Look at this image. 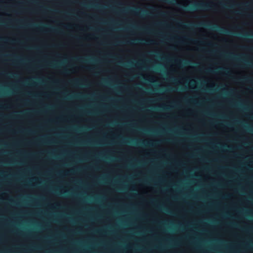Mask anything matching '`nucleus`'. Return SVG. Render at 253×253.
<instances>
[{
    "mask_svg": "<svg viewBox=\"0 0 253 253\" xmlns=\"http://www.w3.org/2000/svg\"><path fill=\"white\" fill-rule=\"evenodd\" d=\"M183 8L185 9L196 10L198 9L208 10L212 8V6L208 3H196L194 4L188 6H183Z\"/></svg>",
    "mask_w": 253,
    "mask_h": 253,
    "instance_id": "obj_1",
    "label": "nucleus"
},
{
    "mask_svg": "<svg viewBox=\"0 0 253 253\" xmlns=\"http://www.w3.org/2000/svg\"><path fill=\"white\" fill-rule=\"evenodd\" d=\"M130 11L131 13H134L135 14H140L142 16L146 15L148 14L147 11L146 10H143L140 8H126L124 11Z\"/></svg>",
    "mask_w": 253,
    "mask_h": 253,
    "instance_id": "obj_2",
    "label": "nucleus"
},
{
    "mask_svg": "<svg viewBox=\"0 0 253 253\" xmlns=\"http://www.w3.org/2000/svg\"><path fill=\"white\" fill-rule=\"evenodd\" d=\"M208 27L214 30V31H218L221 33H224V34H231V33L227 30V29L224 28H222V27H220L217 25H208Z\"/></svg>",
    "mask_w": 253,
    "mask_h": 253,
    "instance_id": "obj_3",
    "label": "nucleus"
},
{
    "mask_svg": "<svg viewBox=\"0 0 253 253\" xmlns=\"http://www.w3.org/2000/svg\"><path fill=\"white\" fill-rule=\"evenodd\" d=\"M220 4H221V5L223 7H229V8H233L234 6H238V7L244 6V7H246L249 6V3H242V4H241L230 5H227V4L223 3L222 2H220Z\"/></svg>",
    "mask_w": 253,
    "mask_h": 253,
    "instance_id": "obj_4",
    "label": "nucleus"
},
{
    "mask_svg": "<svg viewBox=\"0 0 253 253\" xmlns=\"http://www.w3.org/2000/svg\"><path fill=\"white\" fill-rule=\"evenodd\" d=\"M236 35H238L240 36L241 38L243 39H248V38H253V34H241V33H236L235 34Z\"/></svg>",
    "mask_w": 253,
    "mask_h": 253,
    "instance_id": "obj_5",
    "label": "nucleus"
},
{
    "mask_svg": "<svg viewBox=\"0 0 253 253\" xmlns=\"http://www.w3.org/2000/svg\"><path fill=\"white\" fill-rule=\"evenodd\" d=\"M226 58H235V59H238L237 58V56L236 55L233 54V53H230L226 54L223 55Z\"/></svg>",
    "mask_w": 253,
    "mask_h": 253,
    "instance_id": "obj_6",
    "label": "nucleus"
},
{
    "mask_svg": "<svg viewBox=\"0 0 253 253\" xmlns=\"http://www.w3.org/2000/svg\"><path fill=\"white\" fill-rule=\"evenodd\" d=\"M72 83L74 85H76V86H77V85H83V84H81V80H75L73 81L72 82Z\"/></svg>",
    "mask_w": 253,
    "mask_h": 253,
    "instance_id": "obj_7",
    "label": "nucleus"
},
{
    "mask_svg": "<svg viewBox=\"0 0 253 253\" xmlns=\"http://www.w3.org/2000/svg\"><path fill=\"white\" fill-rule=\"evenodd\" d=\"M85 97L84 95H83L82 94H76V95L75 96H69V98H84Z\"/></svg>",
    "mask_w": 253,
    "mask_h": 253,
    "instance_id": "obj_8",
    "label": "nucleus"
},
{
    "mask_svg": "<svg viewBox=\"0 0 253 253\" xmlns=\"http://www.w3.org/2000/svg\"><path fill=\"white\" fill-rule=\"evenodd\" d=\"M216 71L223 70V71H224V73L226 75H227L228 73H229L228 71L227 70V69H224V68H222V67H219V68L216 69Z\"/></svg>",
    "mask_w": 253,
    "mask_h": 253,
    "instance_id": "obj_9",
    "label": "nucleus"
},
{
    "mask_svg": "<svg viewBox=\"0 0 253 253\" xmlns=\"http://www.w3.org/2000/svg\"><path fill=\"white\" fill-rule=\"evenodd\" d=\"M240 80H241L242 81H247V82H252L253 80L249 78L245 77L242 79H240Z\"/></svg>",
    "mask_w": 253,
    "mask_h": 253,
    "instance_id": "obj_10",
    "label": "nucleus"
},
{
    "mask_svg": "<svg viewBox=\"0 0 253 253\" xmlns=\"http://www.w3.org/2000/svg\"><path fill=\"white\" fill-rule=\"evenodd\" d=\"M140 144L143 145H148V146H152L153 144L151 143H147L146 144L144 142L142 141L140 143Z\"/></svg>",
    "mask_w": 253,
    "mask_h": 253,
    "instance_id": "obj_11",
    "label": "nucleus"
},
{
    "mask_svg": "<svg viewBox=\"0 0 253 253\" xmlns=\"http://www.w3.org/2000/svg\"><path fill=\"white\" fill-rule=\"evenodd\" d=\"M50 30L54 31V32H56L57 33H61V31L58 29L51 28V29H50Z\"/></svg>",
    "mask_w": 253,
    "mask_h": 253,
    "instance_id": "obj_12",
    "label": "nucleus"
},
{
    "mask_svg": "<svg viewBox=\"0 0 253 253\" xmlns=\"http://www.w3.org/2000/svg\"><path fill=\"white\" fill-rule=\"evenodd\" d=\"M74 59H75V60H78L80 62H83V61H86V60H83V58H79V57H76Z\"/></svg>",
    "mask_w": 253,
    "mask_h": 253,
    "instance_id": "obj_13",
    "label": "nucleus"
},
{
    "mask_svg": "<svg viewBox=\"0 0 253 253\" xmlns=\"http://www.w3.org/2000/svg\"><path fill=\"white\" fill-rule=\"evenodd\" d=\"M245 64L247 66H249L253 68V63H249L248 62H246Z\"/></svg>",
    "mask_w": 253,
    "mask_h": 253,
    "instance_id": "obj_14",
    "label": "nucleus"
},
{
    "mask_svg": "<svg viewBox=\"0 0 253 253\" xmlns=\"http://www.w3.org/2000/svg\"><path fill=\"white\" fill-rule=\"evenodd\" d=\"M135 41L138 43H142V42H144L145 41L143 40L137 39L135 40Z\"/></svg>",
    "mask_w": 253,
    "mask_h": 253,
    "instance_id": "obj_15",
    "label": "nucleus"
},
{
    "mask_svg": "<svg viewBox=\"0 0 253 253\" xmlns=\"http://www.w3.org/2000/svg\"><path fill=\"white\" fill-rule=\"evenodd\" d=\"M88 6H94V7H98V8H101V7L98 4H93V5H87Z\"/></svg>",
    "mask_w": 253,
    "mask_h": 253,
    "instance_id": "obj_16",
    "label": "nucleus"
},
{
    "mask_svg": "<svg viewBox=\"0 0 253 253\" xmlns=\"http://www.w3.org/2000/svg\"><path fill=\"white\" fill-rule=\"evenodd\" d=\"M154 43V42L152 40L147 41L146 44H153Z\"/></svg>",
    "mask_w": 253,
    "mask_h": 253,
    "instance_id": "obj_17",
    "label": "nucleus"
},
{
    "mask_svg": "<svg viewBox=\"0 0 253 253\" xmlns=\"http://www.w3.org/2000/svg\"><path fill=\"white\" fill-rule=\"evenodd\" d=\"M50 66H51V67H55L57 66V65L56 64L51 63L50 64Z\"/></svg>",
    "mask_w": 253,
    "mask_h": 253,
    "instance_id": "obj_18",
    "label": "nucleus"
},
{
    "mask_svg": "<svg viewBox=\"0 0 253 253\" xmlns=\"http://www.w3.org/2000/svg\"><path fill=\"white\" fill-rule=\"evenodd\" d=\"M183 63L184 65H187V64H189L190 62H188V61H184L183 62Z\"/></svg>",
    "mask_w": 253,
    "mask_h": 253,
    "instance_id": "obj_19",
    "label": "nucleus"
},
{
    "mask_svg": "<svg viewBox=\"0 0 253 253\" xmlns=\"http://www.w3.org/2000/svg\"><path fill=\"white\" fill-rule=\"evenodd\" d=\"M206 72H208V73H211V72H213L214 71L211 69H207V70H206Z\"/></svg>",
    "mask_w": 253,
    "mask_h": 253,
    "instance_id": "obj_20",
    "label": "nucleus"
},
{
    "mask_svg": "<svg viewBox=\"0 0 253 253\" xmlns=\"http://www.w3.org/2000/svg\"><path fill=\"white\" fill-rule=\"evenodd\" d=\"M127 66H132L133 65V64L132 62H129L126 65Z\"/></svg>",
    "mask_w": 253,
    "mask_h": 253,
    "instance_id": "obj_21",
    "label": "nucleus"
},
{
    "mask_svg": "<svg viewBox=\"0 0 253 253\" xmlns=\"http://www.w3.org/2000/svg\"><path fill=\"white\" fill-rule=\"evenodd\" d=\"M160 109L165 110V109H169V108H165L164 107L161 106L159 107Z\"/></svg>",
    "mask_w": 253,
    "mask_h": 253,
    "instance_id": "obj_22",
    "label": "nucleus"
},
{
    "mask_svg": "<svg viewBox=\"0 0 253 253\" xmlns=\"http://www.w3.org/2000/svg\"><path fill=\"white\" fill-rule=\"evenodd\" d=\"M6 75H8V74H7ZM8 75L11 76V77H15V75L13 74H12V73L8 74Z\"/></svg>",
    "mask_w": 253,
    "mask_h": 253,
    "instance_id": "obj_23",
    "label": "nucleus"
},
{
    "mask_svg": "<svg viewBox=\"0 0 253 253\" xmlns=\"http://www.w3.org/2000/svg\"><path fill=\"white\" fill-rule=\"evenodd\" d=\"M37 28L39 29L40 30H43L44 27L42 26H41V27H37Z\"/></svg>",
    "mask_w": 253,
    "mask_h": 253,
    "instance_id": "obj_24",
    "label": "nucleus"
},
{
    "mask_svg": "<svg viewBox=\"0 0 253 253\" xmlns=\"http://www.w3.org/2000/svg\"><path fill=\"white\" fill-rule=\"evenodd\" d=\"M175 62L177 63H181L182 61L181 60H175Z\"/></svg>",
    "mask_w": 253,
    "mask_h": 253,
    "instance_id": "obj_25",
    "label": "nucleus"
},
{
    "mask_svg": "<svg viewBox=\"0 0 253 253\" xmlns=\"http://www.w3.org/2000/svg\"><path fill=\"white\" fill-rule=\"evenodd\" d=\"M245 127H246L248 129H249V130L253 131V129H251V128H249V127H247V126H245Z\"/></svg>",
    "mask_w": 253,
    "mask_h": 253,
    "instance_id": "obj_26",
    "label": "nucleus"
},
{
    "mask_svg": "<svg viewBox=\"0 0 253 253\" xmlns=\"http://www.w3.org/2000/svg\"><path fill=\"white\" fill-rule=\"evenodd\" d=\"M5 40L4 38L0 37V41H4Z\"/></svg>",
    "mask_w": 253,
    "mask_h": 253,
    "instance_id": "obj_27",
    "label": "nucleus"
},
{
    "mask_svg": "<svg viewBox=\"0 0 253 253\" xmlns=\"http://www.w3.org/2000/svg\"><path fill=\"white\" fill-rule=\"evenodd\" d=\"M143 30L145 31H149V29H147V28H144Z\"/></svg>",
    "mask_w": 253,
    "mask_h": 253,
    "instance_id": "obj_28",
    "label": "nucleus"
},
{
    "mask_svg": "<svg viewBox=\"0 0 253 253\" xmlns=\"http://www.w3.org/2000/svg\"><path fill=\"white\" fill-rule=\"evenodd\" d=\"M128 143H135V142H134V141H131V142H128Z\"/></svg>",
    "mask_w": 253,
    "mask_h": 253,
    "instance_id": "obj_29",
    "label": "nucleus"
},
{
    "mask_svg": "<svg viewBox=\"0 0 253 253\" xmlns=\"http://www.w3.org/2000/svg\"><path fill=\"white\" fill-rule=\"evenodd\" d=\"M116 4H117L118 5H122V3L119 2H116Z\"/></svg>",
    "mask_w": 253,
    "mask_h": 253,
    "instance_id": "obj_30",
    "label": "nucleus"
},
{
    "mask_svg": "<svg viewBox=\"0 0 253 253\" xmlns=\"http://www.w3.org/2000/svg\"><path fill=\"white\" fill-rule=\"evenodd\" d=\"M195 83V81H192L191 82V83H192V84H194Z\"/></svg>",
    "mask_w": 253,
    "mask_h": 253,
    "instance_id": "obj_31",
    "label": "nucleus"
},
{
    "mask_svg": "<svg viewBox=\"0 0 253 253\" xmlns=\"http://www.w3.org/2000/svg\"><path fill=\"white\" fill-rule=\"evenodd\" d=\"M179 89H180V90H184V88H179Z\"/></svg>",
    "mask_w": 253,
    "mask_h": 253,
    "instance_id": "obj_32",
    "label": "nucleus"
},
{
    "mask_svg": "<svg viewBox=\"0 0 253 253\" xmlns=\"http://www.w3.org/2000/svg\"><path fill=\"white\" fill-rule=\"evenodd\" d=\"M164 14H165V13H164V12H161V14H162V15H164Z\"/></svg>",
    "mask_w": 253,
    "mask_h": 253,
    "instance_id": "obj_33",
    "label": "nucleus"
},
{
    "mask_svg": "<svg viewBox=\"0 0 253 253\" xmlns=\"http://www.w3.org/2000/svg\"><path fill=\"white\" fill-rule=\"evenodd\" d=\"M67 193V191H66V192H64V193H63V194L65 195V194H66V193Z\"/></svg>",
    "mask_w": 253,
    "mask_h": 253,
    "instance_id": "obj_34",
    "label": "nucleus"
},
{
    "mask_svg": "<svg viewBox=\"0 0 253 253\" xmlns=\"http://www.w3.org/2000/svg\"><path fill=\"white\" fill-rule=\"evenodd\" d=\"M149 81L151 82H152V83H154L155 82V81Z\"/></svg>",
    "mask_w": 253,
    "mask_h": 253,
    "instance_id": "obj_35",
    "label": "nucleus"
},
{
    "mask_svg": "<svg viewBox=\"0 0 253 253\" xmlns=\"http://www.w3.org/2000/svg\"><path fill=\"white\" fill-rule=\"evenodd\" d=\"M143 42V43H146L147 41H146V42Z\"/></svg>",
    "mask_w": 253,
    "mask_h": 253,
    "instance_id": "obj_36",
    "label": "nucleus"
},
{
    "mask_svg": "<svg viewBox=\"0 0 253 253\" xmlns=\"http://www.w3.org/2000/svg\"><path fill=\"white\" fill-rule=\"evenodd\" d=\"M129 43H131L132 42H128Z\"/></svg>",
    "mask_w": 253,
    "mask_h": 253,
    "instance_id": "obj_37",
    "label": "nucleus"
},
{
    "mask_svg": "<svg viewBox=\"0 0 253 253\" xmlns=\"http://www.w3.org/2000/svg\"><path fill=\"white\" fill-rule=\"evenodd\" d=\"M170 139H167V141H169Z\"/></svg>",
    "mask_w": 253,
    "mask_h": 253,
    "instance_id": "obj_38",
    "label": "nucleus"
},
{
    "mask_svg": "<svg viewBox=\"0 0 253 253\" xmlns=\"http://www.w3.org/2000/svg\"><path fill=\"white\" fill-rule=\"evenodd\" d=\"M65 72L67 73V70H65Z\"/></svg>",
    "mask_w": 253,
    "mask_h": 253,
    "instance_id": "obj_39",
    "label": "nucleus"
},
{
    "mask_svg": "<svg viewBox=\"0 0 253 253\" xmlns=\"http://www.w3.org/2000/svg\"><path fill=\"white\" fill-rule=\"evenodd\" d=\"M104 83H107L106 81H104Z\"/></svg>",
    "mask_w": 253,
    "mask_h": 253,
    "instance_id": "obj_40",
    "label": "nucleus"
},
{
    "mask_svg": "<svg viewBox=\"0 0 253 253\" xmlns=\"http://www.w3.org/2000/svg\"><path fill=\"white\" fill-rule=\"evenodd\" d=\"M0 24H3V22H0Z\"/></svg>",
    "mask_w": 253,
    "mask_h": 253,
    "instance_id": "obj_41",
    "label": "nucleus"
}]
</instances>
